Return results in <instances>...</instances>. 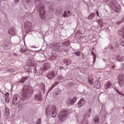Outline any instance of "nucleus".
<instances>
[{"mask_svg":"<svg viewBox=\"0 0 124 124\" xmlns=\"http://www.w3.org/2000/svg\"><path fill=\"white\" fill-rule=\"evenodd\" d=\"M26 63L28 66H34V62L31 59H28Z\"/></svg>","mask_w":124,"mask_h":124,"instance_id":"nucleus-11","label":"nucleus"},{"mask_svg":"<svg viewBox=\"0 0 124 124\" xmlns=\"http://www.w3.org/2000/svg\"><path fill=\"white\" fill-rule=\"evenodd\" d=\"M56 95H59V93H57Z\"/></svg>","mask_w":124,"mask_h":124,"instance_id":"nucleus-49","label":"nucleus"},{"mask_svg":"<svg viewBox=\"0 0 124 124\" xmlns=\"http://www.w3.org/2000/svg\"><path fill=\"white\" fill-rule=\"evenodd\" d=\"M34 91V90L32 88L28 85H25L23 89L22 96L25 99L29 98V97L31 96V95L33 93Z\"/></svg>","mask_w":124,"mask_h":124,"instance_id":"nucleus-2","label":"nucleus"},{"mask_svg":"<svg viewBox=\"0 0 124 124\" xmlns=\"http://www.w3.org/2000/svg\"><path fill=\"white\" fill-rule=\"evenodd\" d=\"M27 3H32V0H26Z\"/></svg>","mask_w":124,"mask_h":124,"instance_id":"nucleus-36","label":"nucleus"},{"mask_svg":"<svg viewBox=\"0 0 124 124\" xmlns=\"http://www.w3.org/2000/svg\"><path fill=\"white\" fill-rule=\"evenodd\" d=\"M76 100H77V98H76V97H75L72 99H69L67 102V104L68 105H74Z\"/></svg>","mask_w":124,"mask_h":124,"instance_id":"nucleus-9","label":"nucleus"},{"mask_svg":"<svg viewBox=\"0 0 124 124\" xmlns=\"http://www.w3.org/2000/svg\"><path fill=\"white\" fill-rule=\"evenodd\" d=\"M109 6L113 9V8H115L116 6H119V4H118V3L116 0H113L110 2Z\"/></svg>","mask_w":124,"mask_h":124,"instance_id":"nucleus-10","label":"nucleus"},{"mask_svg":"<svg viewBox=\"0 0 124 124\" xmlns=\"http://www.w3.org/2000/svg\"><path fill=\"white\" fill-rule=\"evenodd\" d=\"M123 22H124V19H123L122 20L119 21L117 22V25H120L121 24V23H123Z\"/></svg>","mask_w":124,"mask_h":124,"instance_id":"nucleus-34","label":"nucleus"},{"mask_svg":"<svg viewBox=\"0 0 124 124\" xmlns=\"http://www.w3.org/2000/svg\"><path fill=\"white\" fill-rule=\"evenodd\" d=\"M42 89L43 90H45V85L44 83H42Z\"/></svg>","mask_w":124,"mask_h":124,"instance_id":"nucleus-40","label":"nucleus"},{"mask_svg":"<svg viewBox=\"0 0 124 124\" xmlns=\"http://www.w3.org/2000/svg\"><path fill=\"white\" fill-rule=\"evenodd\" d=\"M61 68H62V67H60Z\"/></svg>","mask_w":124,"mask_h":124,"instance_id":"nucleus-50","label":"nucleus"},{"mask_svg":"<svg viewBox=\"0 0 124 124\" xmlns=\"http://www.w3.org/2000/svg\"><path fill=\"white\" fill-rule=\"evenodd\" d=\"M34 99L37 101H41V100H42V97H41V94H38L35 95Z\"/></svg>","mask_w":124,"mask_h":124,"instance_id":"nucleus-14","label":"nucleus"},{"mask_svg":"<svg viewBox=\"0 0 124 124\" xmlns=\"http://www.w3.org/2000/svg\"><path fill=\"white\" fill-rule=\"evenodd\" d=\"M20 1V0H15V2L16 3H18Z\"/></svg>","mask_w":124,"mask_h":124,"instance_id":"nucleus-41","label":"nucleus"},{"mask_svg":"<svg viewBox=\"0 0 124 124\" xmlns=\"http://www.w3.org/2000/svg\"><path fill=\"white\" fill-rule=\"evenodd\" d=\"M88 83L89 85H93V80H91V79H88Z\"/></svg>","mask_w":124,"mask_h":124,"instance_id":"nucleus-30","label":"nucleus"},{"mask_svg":"<svg viewBox=\"0 0 124 124\" xmlns=\"http://www.w3.org/2000/svg\"><path fill=\"white\" fill-rule=\"evenodd\" d=\"M18 98H19V96L18 94H15L12 100V104L13 105H14V106H16V105H18L19 103V101H20V100H18Z\"/></svg>","mask_w":124,"mask_h":124,"instance_id":"nucleus-6","label":"nucleus"},{"mask_svg":"<svg viewBox=\"0 0 124 124\" xmlns=\"http://www.w3.org/2000/svg\"><path fill=\"white\" fill-rule=\"evenodd\" d=\"M20 51L22 53H25V52H27L28 51V49H25V48H24V46H20Z\"/></svg>","mask_w":124,"mask_h":124,"instance_id":"nucleus-21","label":"nucleus"},{"mask_svg":"<svg viewBox=\"0 0 124 124\" xmlns=\"http://www.w3.org/2000/svg\"><path fill=\"white\" fill-rule=\"evenodd\" d=\"M115 67H116V66H115V65H113V66H111V68L112 69H114V68H115Z\"/></svg>","mask_w":124,"mask_h":124,"instance_id":"nucleus-43","label":"nucleus"},{"mask_svg":"<svg viewBox=\"0 0 124 124\" xmlns=\"http://www.w3.org/2000/svg\"><path fill=\"white\" fill-rule=\"evenodd\" d=\"M91 54H92V55H93V63H94V62H95V60L96 59V55H95L94 52H93V51H91Z\"/></svg>","mask_w":124,"mask_h":124,"instance_id":"nucleus-26","label":"nucleus"},{"mask_svg":"<svg viewBox=\"0 0 124 124\" xmlns=\"http://www.w3.org/2000/svg\"><path fill=\"white\" fill-rule=\"evenodd\" d=\"M84 99L83 98H81L80 99V100L78 102V107L79 108H81V107H82V106H83L84 105Z\"/></svg>","mask_w":124,"mask_h":124,"instance_id":"nucleus-15","label":"nucleus"},{"mask_svg":"<svg viewBox=\"0 0 124 124\" xmlns=\"http://www.w3.org/2000/svg\"><path fill=\"white\" fill-rule=\"evenodd\" d=\"M61 46H62V47H67V46H69V43L67 42H63L61 44Z\"/></svg>","mask_w":124,"mask_h":124,"instance_id":"nucleus-18","label":"nucleus"},{"mask_svg":"<svg viewBox=\"0 0 124 124\" xmlns=\"http://www.w3.org/2000/svg\"><path fill=\"white\" fill-rule=\"evenodd\" d=\"M118 80L120 86H124V74H121L119 75Z\"/></svg>","mask_w":124,"mask_h":124,"instance_id":"nucleus-7","label":"nucleus"},{"mask_svg":"<svg viewBox=\"0 0 124 124\" xmlns=\"http://www.w3.org/2000/svg\"><path fill=\"white\" fill-rule=\"evenodd\" d=\"M41 122V120H40V119H39L37 120V124H40V122Z\"/></svg>","mask_w":124,"mask_h":124,"instance_id":"nucleus-38","label":"nucleus"},{"mask_svg":"<svg viewBox=\"0 0 124 124\" xmlns=\"http://www.w3.org/2000/svg\"><path fill=\"white\" fill-rule=\"evenodd\" d=\"M50 68V64L48 63H45L44 65V71L47 70V69H49V68Z\"/></svg>","mask_w":124,"mask_h":124,"instance_id":"nucleus-17","label":"nucleus"},{"mask_svg":"<svg viewBox=\"0 0 124 124\" xmlns=\"http://www.w3.org/2000/svg\"><path fill=\"white\" fill-rule=\"evenodd\" d=\"M34 70H36V67H34Z\"/></svg>","mask_w":124,"mask_h":124,"instance_id":"nucleus-48","label":"nucleus"},{"mask_svg":"<svg viewBox=\"0 0 124 124\" xmlns=\"http://www.w3.org/2000/svg\"><path fill=\"white\" fill-rule=\"evenodd\" d=\"M94 122L96 123H99V118L98 116H95L94 119H93Z\"/></svg>","mask_w":124,"mask_h":124,"instance_id":"nucleus-25","label":"nucleus"},{"mask_svg":"<svg viewBox=\"0 0 124 124\" xmlns=\"http://www.w3.org/2000/svg\"><path fill=\"white\" fill-rule=\"evenodd\" d=\"M74 54H75V55H76V56H78V57H79V56H80V51H77L74 53Z\"/></svg>","mask_w":124,"mask_h":124,"instance_id":"nucleus-33","label":"nucleus"},{"mask_svg":"<svg viewBox=\"0 0 124 124\" xmlns=\"http://www.w3.org/2000/svg\"><path fill=\"white\" fill-rule=\"evenodd\" d=\"M29 78V77H23L21 78V80L19 81V83H24L25 81L27 80Z\"/></svg>","mask_w":124,"mask_h":124,"instance_id":"nucleus-23","label":"nucleus"},{"mask_svg":"<svg viewBox=\"0 0 124 124\" xmlns=\"http://www.w3.org/2000/svg\"><path fill=\"white\" fill-rule=\"evenodd\" d=\"M108 48L110 49V50H114V47L112 46H109Z\"/></svg>","mask_w":124,"mask_h":124,"instance_id":"nucleus-37","label":"nucleus"},{"mask_svg":"<svg viewBox=\"0 0 124 124\" xmlns=\"http://www.w3.org/2000/svg\"><path fill=\"white\" fill-rule=\"evenodd\" d=\"M124 55L122 54L116 55V59L118 62H123L124 61Z\"/></svg>","mask_w":124,"mask_h":124,"instance_id":"nucleus-12","label":"nucleus"},{"mask_svg":"<svg viewBox=\"0 0 124 124\" xmlns=\"http://www.w3.org/2000/svg\"><path fill=\"white\" fill-rule=\"evenodd\" d=\"M8 32L9 34H11L12 35H14V34H16L15 32V29L14 28H10L9 29Z\"/></svg>","mask_w":124,"mask_h":124,"instance_id":"nucleus-16","label":"nucleus"},{"mask_svg":"<svg viewBox=\"0 0 124 124\" xmlns=\"http://www.w3.org/2000/svg\"><path fill=\"white\" fill-rule=\"evenodd\" d=\"M61 47V45H59L58 44H56L53 46V51L55 52H62V49L60 48Z\"/></svg>","mask_w":124,"mask_h":124,"instance_id":"nucleus-8","label":"nucleus"},{"mask_svg":"<svg viewBox=\"0 0 124 124\" xmlns=\"http://www.w3.org/2000/svg\"><path fill=\"white\" fill-rule=\"evenodd\" d=\"M5 46L6 48H7V47H8V46H7V45H6Z\"/></svg>","mask_w":124,"mask_h":124,"instance_id":"nucleus-46","label":"nucleus"},{"mask_svg":"<svg viewBox=\"0 0 124 124\" xmlns=\"http://www.w3.org/2000/svg\"><path fill=\"white\" fill-rule=\"evenodd\" d=\"M95 87L96 88V89H100V87H101V85H100V82H99V81H98V80H97L95 81Z\"/></svg>","mask_w":124,"mask_h":124,"instance_id":"nucleus-19","label":"nucleus"},{"mask_svg":"<svg viewBox=\"0 0 124 124\" xmlns=\"http://www.w3.org/2000/svg\"><path fill=\"white\" fill-rule=\"evenodd\" d=\"M113 9L116 11V12H120V9L118 8V6L115 7Z\"/></svg>","mask_w":124,"mask_h":124,"instance_id":"nucleus-27","label":"nucleus"},{"mask_svg":"<svg viewBox=\"0 0 124 124\" xmlns=\"http://www.w3.org/2000/svg\"><path fill=\"white\" fill-rule=\"evenodd\" d=\"M93 17H94V14H91L90 16H89L88 19H90V20H91L93 19Z\"/></svg>","mask_w":124,"mask_h":124,"instance_id":"nucleus-29","label":"nucleus"},{"mask_svg":"<svg viewBox=\"0 0 124 124\" xmlns=\"http://www.w3.org/2000/svg\"><path fill=\"white\" fill-rule=\"evenodd\" d=\"M112 85L110 81H107V83L104 85L105 90L110 89Z\"/></svg>","mask_w":124,"mask_h":124,"instance_id":"nucleus-13","label":"nucleus"},{"mask_svg":"<svg viewBox=\"0 0 124 124\" xmlns=\"http://www.w3.org/2000/svg\"><path fill=\"white\" fill-rule=\"evenodd\" d=\"M68 116V113L66 111H61L60 113L58 114V119L60 123H62L64 122L65 120H66V118Z\"/></svg>","mask_w":124,"mask_h":124,"instance_id":"nucleus-4","label":"nucleus"},{"mask_svg":"<svg viewBox=\"0 0 124 124\" xmlns=\"http://www.w3.org/2000/svg\"><path fill=\"white\" fill-rule=\"evenodd\" d=\"M9 96V93H6L5 95V96L6 97H7V96Z\"/></svg>","mask_w":124,"mask_h":124,"instance_id":"nucleus-42","label":"nucleus"},{"mask_svg":"<svg viewBox=\"0 0 124 124\" xmlns=\"http://www.w3.org/2000/svg\"><path fill=\"white\" fill-rule=\"evenodd\" d=\"M38 8L40 17L42 20H45V18H46V13H45L46 9H45V5H44L42 2H40L38 5Z\"/></svg>","mask_w":124,"mask_h":124,"instance_id":"nucleus-3","label":"nucleus"},{"mask_svg":"<svg viewBox=\"0 0 124 124\" xmlns=\"http://www.w3.org/2000/svg\"><path fill=\"white\" fill-rule=\"evenodd\" d=\"M118 47V46H116V48Z\"/></svg>","mask_w":124,"mask_h":124,"instance_id":"nucleus-51","label":"nucleus"},{"mask_svg":"<svg viewBox=\"0 0 124 124\" xmlns=\"http://www.w3.org/2000/svg\"><path fill=\"white\" fill-rule=\"evenodd\" d=\"M120 45L121 46H124V40L121 39L120 40Z\"/></svg>","mask_w":124,"mask_h":124,"instance_id":"nucleus-31","label":"nucleus"},{"mask_svg":"<svg viewBox=\"0 0 124 124\" xmlns=\"http://www.w3.org/2000/svg\"><path fill=\"white\" fill-rule=\"evenodd\" d=\"M63 51H64V52H67V50H66V49H63Z\"/></svg>","mask_w":124,"mask_h":124,"instance_id":"nucleus-45","label":"nucleus"},{"mask_svg":"<svg viewBox=\"0 0 124 124\" xmlns=\"http://www.w3.org/2000/svg\"><path fill=\"white\" fill-rule=\"evenodd\" d=\"M96 13L97 16H99V15L98 14V11H96Z\"/></svg>","mask_w":124,"mask_h":124,"instance_id":"nucleus-44","label":"nucleus"},{"mask_svg":"<svg viewBox=\"0 0 124 124\" xmlns=\"http://www.w3.org/2000/svg\"><path fill=\"white\" fill-rule=\"evenodd\" d=\"M57 85H58V83H54L51 87L48 89V93L49 92H51V90L53 89L54 88H55V86H57Z\"/></svg>","mask_w":124,"mask_h":124,"instance_id":"nucleus-24","label":"nucleus"},{"mask_svg":"<svg viewBox=\"0 0 124 124\" xmlns=\"http://www.w3.org/2000/svg\"><path fill=\"white\" fill-rule=\"evenodd\" d=\"M64 63H66V65H69L71 64V60L70 59H66L64 61Z\"/></svg>","mask_w":124,"mask_h":124,"instance_id":"nucleus-20","label":"nucleus"},{"mask_svg":"<svg viewBox=\"0 0 124 124\" xmlns=\"http://www.w3.org/2000/svg\"><path fill=\"white\" fill-rule=\"evenodd\" d=\"M57 75V73L55 71H51L47 73L46 75V77L49 79V80H52L53 78H54Z\"/></svg>","mask_w":124,"mask_h":124,"instance_id":"nucleus-5","label":"nucleus"},{"mask_svg":"<svg viewBox=\"0 0 124 124\" xmlns=\"http://www.w3.org/2000/svg\"><path fill=\"white\" fill-rule=\"evenodd\" d=\"M67 13H70V12L69 11H68Z\"/></svg>","mask_w":124,"mask_h":124,"instance_id":"nucleus-47","label":"nucleus"},{"mask_svg":"<svg viewBox=\"0 0 124 124\" xmlns=\"http://www.w3.org/2000/svg\"><path fill=\"white\" fill-rule=\"evenodd\" d=\"M91 114H92V108L89 109V111H88V112L86 113L85 116L86 117L90 118Z\"/></svg>","mask_w":124,"mask_h":124,"instance_id":"nucleus-22","label":"nucleus"},{"mask_svg":"<svg viewBox=\"0 0 124 124\" xmlns=\"http://www.w3.org/2000/svg\"><path fill=\"white\" fill-rule=\"evenodd\" d=\"M115 91H116V93H119V94H120V95H124V94H123V93H122L121 92H120V91H119V90H118V89H115Z\"/></svg>","mask_w":124,"mask_h":124,"instance_id":"nucleus-32","label":"nucleus"},{"mask_svg":"<svg viewBox=\"0 0 124 124\" xmlns=\"http://www.w3.org/2000/svg\"><path fill=\"white\" fill-rule=\"evenodd\" d=\"M5 113H6L7 115L9 114V108H5Z\"/></svg>","mask_w":124,"mask_h":124,"instance_id":"nucleus-28","label":"nucleus"},{"mask_svg":"<svg viewBox=\"0 0 124 124\" xmlns=\"http://www.w3.org/2000/svg\"><path fill=\"white\" fill-rule=\"evenodd\" d=\"M67 16V14L66 13V12L65 11L63 14V17H66V16Z\"/></svg>","mask_w":124,"mask_h":124,"instance_id":"nucleus-39","label":"nucleus"},{"mask_svg":"<svg viewBox=\"0 0 124 124\" xmlns=\"http://www.w3.org/2000/svg\"><path fill=\"white\" fill-rule=\"evenodd\" d=\"M24 69L25 70H30V67H28V66H25L24 67Z\"/></svg>","mask_w":124,"mask_h":124,"instance_id":"nucleus-35","label":"nucleus"},{"mask_svg":"<svg viewBox=\"0 0 124 124\" xmlns=\"http://www.w3.org/2000/svg\"><path fill=\"white\" fill-rule=\"evenodd\" d=\"M46 114L50 115L52 118H55L58 114V109L56 105L48 106L46 108Z\"/></svg>","mask_w":124,"mask_h":124,"instance_id":"nucleus-1","label":"nucleus"}]
</instances>
